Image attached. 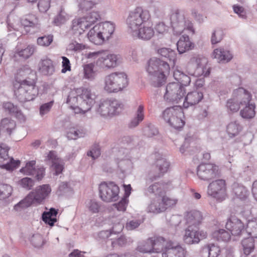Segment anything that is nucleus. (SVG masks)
I'll return each mask as SVG.
<instances>
[{
  "label": "nucleus",
  "instance_id": "1",
  "mask_svg": "<svg viewBox=\"0 0 257 257\" xmlns=\"http://www.w3.org/2000/svg\"><path fill=\"white\" fill-rule=\"evenodd\" d=\"M94 99L95 95L89 88L81 87L70 91L67 103L70 104L75 113L84 114L91 109Z\"/></svg>",
  "mask_w": 257,
  "mask_h": 257
},
{
  "label": "nucleus",
  "instance_id": "2",
  "mask_svg": "<svg viewBox=\"0 0 257 257\" xmlns=\"http://www.w3.org/2000/svg\"><path fill=\"white\" fill-rule=\"evenodd\" d=\"M170 70L169 64L160 59H151L148 64L147 71L149 74L151 84L155 87L164 84Z\"/></svg>",
  "mask_w": 257,
  "mask_h": 257
},
{
  "label": "nucleus",
  "instance_id": "3",
  "mask_svg": "<svg viewBox=\"0 0 257 257\" xmlns=\"http://www.w3.org/2000/svg\"><path fill=\"white\" fill-rule=\"evenodd\" d=\"M34 80H25L22 83L14 82L15 95L21 102L33 100L38 94V89Z\"/></svg>",
  "mask_w": 257,
  "mask_h": 257
},
{
  "label": "nucleus",
  "instance_id": "4",
  "mask_svg": "<svg viewBox=\"0 0 257 257\" xmlns=\"http://www.w3.org/2000/svg\"><path fill=\"white\" fill-rule=\"evenodd\" d=\"M208 59L202 55H193L188 61L186 69L187 73L195 77L207 76L210 74Z\"/></svg>",
  "mask_w": 257,
  "mask_h": 257
},
{
  "label": "nucleus",
  "instance_id": "5",
  "mask_svg": "<svg viewBox=\"0 0 257 257\" xmlns=\"http://www.w3.org/2000/svg\"><path fill=\"white\" fill-rule=\"evenodd\" d=\"M128 84L127 75L123 72H115L105 76L104 89L108 93L123 90Z\"/></svg>",
  "mask_w": 257,
  "mask_h": 257
},
{
  "label": "nucleus",
  "instance_id": "6",
  "mask_svg": "<svg viewBox=\"0 0 257 257\" xmlns=\"http://www.w3.org/2000/svg\"><path fill=\"white\" fill-rule=\"evenodd\" d=\"M151 18L150 12L142 7H137L130 12L126 19V23L128 32L132 35L142 27L148 23Z\"/></svg>",
  "mask_w": 257,
  "mask_h": 257
},
{
  "label": "nucleus",
  "instance_id": "7",
  "mask_svg": "<svg viewBox=\"0 0 257 257\" xmlns=\"http://www.w3.org/2000/svg\"><path fill=\"white\" fill-rule=\"evenodd\" d=\"M170 20L174 34L180 35L186 29L194 34L193 24L189 20L186 19L184 15L179 10L175 11L171 16Z\"/></svg>",
  "mask_w": 257,
  "mask_h": 257
},
{
  "label": "nucleus",
  "instance_id": "8",
  "mask_svg": "<svg viewBox=\"0 0 257 257\" xmlns=\"http://www.w3.org/2000/svg\"><path fill=\"white\" fill-rule=\"evenodd\" d=\"M119 188L114 182H103L99 184V195L106 202H114L119 198Z\"/></svg>",
  "mask_w": 257,
  "mask_h": 257
},
{
  "label": "nucleus",
  "instance_id": "9",
  "mask_svg": "<svg viewBox=\"0 0 257 257\" xmlns=\"http://www.w3.org/2000/svg\"><path fill=\"white\" fill-rule=\"evenodd\" d=\"M185 90L183 86L176 82L167 84L164 95L165 101L172 103H179L184 99Z\"/></svg>",
  "mask_w": 257,
  "mask_h": 257
},
{
  "label": "nucleus",
  "instance_id": "10",
  "mask_svg": "<svg viewBox=\"0 0 257 257\" xmlns=\"http://www.w3.org/2000/svg\"><path fill=\"white\" fill-rule=\"evenodd\" d=\"M163 117L166 122L175 129L182 128L185 124L182 119L183 112L180 108H166L163 113Z\"/></svg>",
  "mask_w": 257,
  "mask_h": 257
},
{
  "label": "nucleus",
  "instance_id": "11",
  "mask_svg": "<svg viewBox=\"0 0 257 257\" xmlns=\"http://www.w3.org/2000/svg\"><path fill=\"white\" fill-rule=\"evenodd\" d=\"M122 106L116 99H106L100 102L97 112L104 117H111L118 113Z\"/></svg>",
  "mask_w": 257,
  "mask_h": 257
},
{
  "label": "nucleus",
  "instance_id": "12",
  "mask_svg": "<svg viewBox=\"0 0 257 257\" xmlns=\"http://www.w3.org/2000/svg\"><path fill=\"white\" fill-rule=\"evenodd\" d=\"M207 194L219 201L224 200L226 197V184L223 179L213 181L208 186Z\"/></svg>",
  "mask_w": 257,
  "mask_h": 257
},
{
  "label": "nucleus",
  "instance_id": "13",
  "mask_svg": "<svg viewBox=\"0 0 257 257\" xmlns=\"http://www.w3.org/2000/svg\"><path fill=\"white\" fill-rule=\"evenodd\" d=\"M218 166L214 164L202 163L197 167V174L199 178L204 181L211 180L219 175Z\"/></svg>",
  "mask_w": 257,
  "mask_h": 257
},
{
  "label": "nucleus",
  "instance_id": "14",
  "mask_svg": "<svg viewBox=\"0 0 257 257\" xmlns=\"http://www.w3.org/2000/svg\"><path fill=\"white\" fill-rule=\"evenodd\" d=\"M120 56L113 54L102 53L95 63L97 67L104 70L116 67L119 63Z\"/></svg>",
  "mask_w": 257,
  "mask_h": 257
},
{
  "label": "nucleus",
  "instance_id": "15",
  "mask_svg": "<svg viewBox=\"0 0 257 257\" xmlns=\"http://www.w3.org/2000/svg\"><path fill=\"white\" fill-rule=\"evenodd\" d=\"M9 147L5 144H0V162H6L5 164L0 166L2 169L12 171L18 167L20 164L19 160H15L10 158L8 155Z\"/></svg>",
  "mask_w": 257,
  "mask_h": 257
},
{
  "label": "nucleus",
  "instance_id": "16",
  "mask_svg": "<svg viewBox=\"0 0 257 257\" xmlns=\"http://www.w3.org/2000/svg\"><path fill=\"white\" fill-rule=\"evenodd\" d=\"M51 192L49 185L44 184L37 187L28 194L33 204H40L49 196Z\"/></svg>",
  "mask_w": 257,
  "mask_h": 257
},
{
  "label": "nucleus",
  "instance_id": "17",
  "mask_svg": "<svg viewBox=\"0 0 257 257\" xmlns=\"http://www.w3.org/2000/svg\"><path fill=\"white\" fill-rule=\"evenodd\" d=\"M197 227L188 226L185 230L183 239L188 244L198 243L201 239L205 238L207 233L204 231H198Z\"/></svg>",
  "mask_w": 257,
  "mask_h": 257
},
{
  "label": "nucleus",
  "instance_id": "18",
  "mask_svg": "<svg viewBox=\"0 0 257 257\" xmlns=\"http://www.w3.org/2000/svg\"><path fill=\"white\" fill-rule=\"evenodd\" d=\"M225 227L234 236H239L245 232L244 223L235 216H231L227 219Z\"/></svg>",
  "mask_w": 257,
  "mask_h": 257
},
{
  "label": "nucleus",
  "instance_id": "19",
  "mask_svg": "<svg viewBox=\"0 0 257 257\" xmlns=\"http://www.w3.org/2000/svg\"><path fill=\"white\" fill-rule=\"evenodd\" d=\"M184 219L188 226L196 227L203 220L202 213L197 210L187 211L184 213Z\"/></svg>",
  "mask_w": 257,
  "mask_h": 257
},
{
  "label": "nucleus",
  "instance_id": "20",
  "mask_svg": "<svg viewBox=\"0 0 257 257\" xmlns=\"http://www.w3.org/2000/svg\"><path fill=\"white\" fill-rule=\"evenodd\" d=\"M186 251L180 245L174 246L170 242L166 246L165 251L162 253V257H185Z\"/></svg>",
  "mask_w": 257,
  "mask_h": 257
},
{
  "label": "nucleus",
  "instance_id": "21",
  "mask_svg": "<svg viewBox=\"0 0 257 257\" xmlns=\"http://www.w3.org/2000/svg\"><path fill=\"white\" fill-rule=\"evenodd\" d=\"M170 163L165 158L161 157L157 159L155 165L156 174L153 176L152 178L150 177L149 179H147V181L149 182L150 181V182H152L157 178L163 176L167 172Z\"/></svg>",
  "mask_w": 257,
  "mask_h": 257
},
{
  "label": "nucleus",
  "instance_id": "22",
  "mask_svg": "<svg viewBox=\"0 0 257 257\" xmlns=\"http://www.w3.org/2000/svg\"><path fill=\"white\" fill-rule=\"evenodd\" d=\"M36 74L35 72L33 71L28 66H24L19 69L15 77V81L22 83L25 80H34L35 81Z\"/></svg>",
  "mask_w": 257,
  "mask_h": 257
},
{
  "label": "nucleus",
  "instance_id": "23",
  "mask_svg": "<svg viewBox=\"0 0 257 257\" xmlns=\"http://www.w3.org/2000/svg\"><path fill=\"white\" fill-rule=\"evenodd\" d=\"M155 31L152 25L148 23L143 25L136 32H134L132 35L144 40H150L154 35Z\"/></svg>",
  "mask_w": 257,
  "mask_h": 257
},
{
  "label": "nucleus",
  "instance_id": "24",
  "mask_svg": "<svg viewBox=\"0 0 257 257\" xmlns=\"http://www.w3.org/2000/svg\"><path fill=\"white\" fill-rule=\"evenodd\" d=\"M232 95L242 106L248 104L251 99V95L250 92L242 87L234 90Z\"/></svg>",
  "mask_w": 257,
  "mask_h": 257
},
{
  "label": "nucleus",
  "instance_id": "25",
  "mask_svg": "<svg viewBox=\"0 0 257 257\" xmlns=\"http://www.w3.org/2000/svg\"><path fill=\"white\" fill-rule=\"evenodd\" d=\"M46 160L52 163V167L55 169L56 175L62 172L63 169V162L58 157L55 151H50L46 158Z\"/></svg>",
  "mask_w": 257,
  "mask_h": 257
},
{
  "label": "nucleus",
  "instance_id": "26",
  "mask_svg": "<svg viewBox=\"0 0 257 257\" xmlns=\"http://www.w3.org/2000/svg\"><path fill=\"white\" fill-rule=\"evenodd\" d=\"M202 92L194 91L189 92L183 100V106L188 107L189 105H194L198 103L203 98Z\"/></svg>",
  "mask_w": 257,
  "mask_h": 257
},
{
  "label": "nucleus",
  "instance_id": "27",
  "mask_svg": "<svg viewBox=\"0 0 257 257\" xmlns=\"http://www.w3.org/2000/svg\"><path fill=\"white\" fill-rule=\"evenodd\" d=\"M105 41L112 37L115 30V25L110 22H105L97 24Z\"/></svg>",
  "mask_w": 257,
  "mask_h": 257
},
{
  "label": "nucleus",
  "instance_id": "28",
  "mask_svg": "<svg viewBox=\"0 0 257 257\" xmlns=\"http://www.w3.org/2000/svg\"><path fill=\"white\" fill-rule=\"evenodd\" d=\"M87 36L89 41L95 45H101L105 42L98 25L89 30Z\"/></svg>",
  "mask_w": 257,
  "mask_h": 257
},
{
  "label": "nucleus",
  "instance_id": "29",
  "mask_svg": "<svg viewBox=\"0 0 257 257\" xmlns=\"http://www.w3.org/2000/svg\"><path fill=\"white\" fill-rule=\"evenodd\" d=\"M212 56L216 59L219 62L225 63L229 62L232 58L230 52L223 48L215 49L212 53Z\"/></svg>",
  "mask_w": 257,
  "mask_h": 257
},
{
  "label": "nucleus",
  "instance_id": "30",
  "mask_svg": "<svg viewBox=\"0 0 257 257\" xmlns=\"http://www.w3.org/2000/svg\"><path fill=\"white\" fill-rule=\"evenodd\" d=\"M38 66L39 70L44 75H52L55 71L52 61L48 58L42 59L39 62Z\"/></svg>",
  "mask_w": 257,
  "mask_h": 257
},
{
  "label": "nucleus",
  "instance_id": "31",
  "mask_svg": "<svg viewBox=\"0 0 257 257\" xmlns=\"http://www.w3.org/2000/svg\"><path fill=\"white\" fill-rule=\"evenodd\" d=\"M177 50L180 54H183L186 51L192 49L194 44L187 35L182 36L177 43Z\"/></svg>",
  "mask_w": 257,
  "mask_h": 257
},
{
  "label": "nucleus",
  "instance_id": "32",
  "mask_svg": "<svg viewBox=\"0 0 257 257\" xmlns=\"http://www.w3.org/2000/svg\"><path fill=\"white\" fill-rule=\"evenodd\" d=\"M165 185L163 182L155 183L148 187L146 193L154 194L156 197H161L166 193Z\"/></svg>",
  "mask_w": 257,
  "mask_h": 257
},
{
  "label": "nucleus",
  "instance_id": "33",
  "mask_svg": "<svg viewBox=\"0 0 257 257\" xmlns=\"http://www.w3.org/2000/svg\"><path fill=\"white\" fill-rule=\"evenodd\" d=\"M163 202L161 201V197H156L151 201L148 207V211L154 213H159L165 211Z\"/></svg>",
  "mask_w": 257,
  "mask_h": 257
},
{
  "label": "nucleus",
  "instance_id": "34",
  "mask_svg": "<svg viewBox=\"0 0 257 257\" xmlns=\"http://www.w3.org/2000/svg\"><path fill=\"white\" fill-rule=\"evenodd\" d=\"M242 129L241 125L237 120L231 121L226 126V132L230 138L237 136Z\"/></svg>",
  "mask_w": 257,
  "mask_h": 257
},
{
  "label": "nucleus",
  "instance_id": "35",
  "mask_svg": "<svg viewBox=\"0 0 257 257\" xmlns=\"http://www.w3.org/2000/svg\"><path fill=\"white\" fill-rule=\"evenodd\" d=\"M4 107L6 110L9 111L10 113L14 114L21 121H25L26 118L24 115L18 107L14 105L12 103L10 102H5L4 104Z\"/></svg>",
  "mask_w": 257,
  "mask_h": 257
},
{
  "label": "nucleus",
  "instance_id": "36",
  "mask_svg": "<svg viewBox=\"0 0 257 257\" xmlns=\"http://www.w3.org/2000/svg\"><path fill=\"white\" fill-rule=\"evenodd\" d=\"M34 51V47L29 45L25 49L17 50L14 54V57L16 60L18 59V58H20L21 59L26 60L31 56L33 54Z\"/></svg>",
  "mask_w": 257,
  "mask_h": 257
},
{
  "label": "nucleus",
  "instance_id": "37",
  "mask_svg": "<svg viewBox=\"0 0 257 257\" xmlns=\"http://www.w3.org/2000/svg\"><path fill=\"white\" fill-rule=\"evenodd\" d=\"M173 76L175 79L178 82V83L182 86H188L190 83V76L179 70L176 69L174 71Z\"/></svg>",
  "mask_w": 257,
  "mask_h": 257
},
{
  "label": "nucleus",
  "instance_id": "38",
  "mask_svg": "<svg viewBox=\"0 0 257 257\" xmlns=\"http://www.w3.org/2000/svg\"><path fill=\"white\" fill-rule=\"evenodd\" d=\"M151 238L153 240V246L155 248V252H158L161 250H163L164 252L166 246L170 242H167L165 239L161 236H154Z\"/></svg>",
  "mask_w": 257,
  "mask_h": 257
},
{
  "label": "nucleus",
  "instance_id": "39",
  "mask_svg": "<svg viewBox=\"0 0 257 257\" xmlns=\"http://www.w3.org/2000/svg\"><path fill=\"white\" fill-rule=\"evenodd\" d=\"M86 28H88L101 19L98 12L92 11L82 18Z\"/></svg>",
  "mask_w": 257,
  "mask_h": 257
},
{
  "label": "nucleus",
  "instance_id": "40",
  "mask_svg": "<svg viewBox=\"0 0 257 257\" xmlns=\"http://www.w3.org/2000/svg\"><path fill=\"white\" fill-rule=\"evenodd\" d=\"M158 53L162 57L167 59L174 64L177 57V54L174 50L170 48H162L158 50Z\"/></svg>",
  "mask_w": 257,
  "mask_h": 257
},
{
  "label": "nucleus",
  "instance_id": "41",
  "mask_svg": "<svg viewBox=\"0 0 257 257\" xmlns=\"http://www.w3.org/2000/svg\"><path fill=\"white\" fill-rule=\"evenodd\" d=\"M243 254L241 257H246L254 249V240L252 237L244 238L241 242Z\"/></svg>",
  "mask_w": 257,
  "mask_h": 257
},
{
  "label": "nucleus",
  "instance_id": "42",
  "mask_svg": "<svg viewBox=\"0 0 257 257\" xmlns=\"http://www.w3.org/2000/svg\"><path fill=\"white\" fill-rule=\"evenodd\" d=\"M71 28L74 33L79 35L83 33L85 30L87 29L82 18L73 20Z\"/></svg>",
  "mask_w": 257,
  "mask_h": 257
},
{
  "label": "nucleus",
  "instance_id": "43",
  "mask_svg": "<svg viewBox=\"0 0 257 257\" xmlns=\"http://www.w3.org/2000/svg\"><path fill=\"white\" fill-rule=\"evenodd\" d=\"M152 240V239L150 237L143 241L138 246L137 250L143 253L155 252V248L153 247Z\"/></svg>",
  "mask_w": 257,
  "mask_h": 257
},
{
  "label": "nucleus",
  "instance_id": "44",
  "mask_svg": "<svg viewBox=\"0 0 257 257\" xmlns=\"http://www.w3.org/2000/svg\"><path fill=\"white\" fill-rule=\"evenodd\" d=\"M57 211L54 208H51L48 212H44L42 214V219L47 224L53 226L57 219L56 218Z\"/></svg>",
  "mask_w": 257,
  "mask_h": 257
},
{
  "label": "nucleus",
  "instance_id": "45",
  "mask_svg": "<svg viewBox=\"0 0 257 257\" xmlns=\"http://www.w3.org/2000/svg\"><path fill=\"white\" fill-rule=\"evenodd\" d=\"M243 109L240 111V115L243 118L250 119L255 115V105L253 103H248L244 105Z\"/></svg>",
  "mask_w": 257,
  "mask_h": 257
},
{
  "label": "nucleus",
  "instance_id": "46",
  "mask_svg": "<svg viewBox=\"0 0 257 257\" xmlns=\"http://www.w3.org/2000/svg\"><path fill=\"white\" fill-rule=\"evenodd\" d=\"M94 64L92 63L83 65V77L84 79L89 80H93L95 79L96 73L94 70Z\"/></svg>",
  "mask_w": 257,
  "mask_h": 257
},
{
  "label": "nucleus",
  "instance_id": "47",
  "mask_svg": "<svg viewBox=\"0 0 257 257\" xmlns=\"http://www.w3.org/2000/svg\"><path fill=\"white\" fill-rule=\"evenodd\" d=\"M15 126L16 123L14 120L8 118H5L1 121L0 130L10 135L12 130L15 127Z\"/></svg>",
  "mask_w": 257,
  "mask_h": 257
},
{
  "label": "nucleus",
  "instance_id": "48",
  "mask_svg": "<svg viewBox=\"0 0 257 257\" xmlns=\"http://www.w3.org/2000/svg\"><path fill=\"white\" fill-rule=\"evenodd\" d=\"M86 133L83 129L70 128L67 132L66 137L69 140H76L84 137Z\"/></svg>",
  "mask_w": 257,
  "mask_h": 257
},
{
  "label": "nucleus",
  "instance_id": "49",
  "mask_svg": "<svg viewBox=\"0 0 257 257\" xmlns=\"http://www.w3.org/2000/svg\"><path fill=\"white\" fill-rule=\"evenodd\" d=\"M203 251L208 252V257H217L220 252L219 247L214 243H208L203 247Z\"/></svg>",
  "mask_w": 257,
  "mask_h": 257
},
{
  "label": "nucleus",
  "instance_id": "50",
  "mask_svg": "<svg viewBox=\"0 0 257 257\" xmlns=\"http://www.w3.org/2000/svg\"><path fill=\"white\" fill-rule=\"evenodd\" d=\"M118 159L120 160L119 166L122 167L123 164V161H126L128 165L131 164V160L132 158L130 155V152L128 149H122L118 151Z\"/></svg>",
  "mask_w": 257,
  "mask_h": 257
},
{
  "label": "nucleus",
  "instance_id": "51",
  "mask_svg": "<svg viewBox=\"0 0 257 257\" xmlns=\"http://www.w3.org/2000/svg\"><path fill=\"white\" fill-rule=\"evenodd\" d=\"M70 19L69 16L63 10L56 16L53 20V24L57 26H61L66 23Z\"/></svg>",
  "mask_w": 257,
  "mask_h": 257
},
{
  "label": "nucleus",
  "instance_id": "52",
  "mask_svg": "<svg viewBox=\"0 0 257 257\" xmlns=\"http://www.w3.org/2000/svg\"><path fill=\"white\" fill-rule=\"evenodd\" d=\"M144 107L140 105L137 111V116L134 118L129 124V127L131 128L137 126L144 119Z\"/></svg>",
  "mask_w": 257,
  "mask_h": 257
},
{
  "label": "nucleus",
  "instance_id": "53",
  "mask_svg": "<svg viewBox=\"0 0 257 257\" xmlns=\"http://www.w3.org/2000/svg\"><path fill=\"white\" fill-rule=\"evenodd\" d=\"M213 237L216 238L218 240H222L227 241L230 238V234L224 229H219L213 232L212 234Z\"/></svg>",
  "mask_w": 257,
  "mask_h": 257
},
{
  "label": "nucleus",
  "instance_id": "54",
  "mask_svg": "<svg viewBox=\"0 0 257 257\" xmlns=\"http://www.w3.org/2000/svg\"><path fill=\"white\" fill-rule=\"evenodd\" d=\"M241 106L242 105L239 104V102L236 100L233 95L226 102L227 109L232 112H237Z\"/></svg>",
  "mask_w": 257,
  "mask_h": 257
},
{
  "label": "nucleus",
  "instance_id": "55",
  "mask_svg": "<svg viewBox=\"0 0 257 257\" xmlns=\"http://www.w3.org/2000/svg\"><path fill=\"white\" fill-rule=\"evenodd\" d=\"M31 199L28 195L22 200L14 206V210L16 211H20L22 209L28 207L33 205Z\"/></svg>",
  "mask_w": 257,
  "mask_h": 257
},
{
  "label": "nucleus",
  "instance_id": "56",
  "mask_svg": "<svg viewBox=\"0 0 257 257\" xmlns=\"http://www.w3.org/2000/svg\"><path fill=\"white\" fill-rule=\"evenodd\" d=\"M161 201L163 202L165 211L168 208L173 207L178 202V199L175 198L170 197L164 195L161 196Z\"/></svg>",
  "mask_w": 257,
  "mask_h": 257
},
{
  "label": "nucleus",
  "instance_id": "57",
  "mask_svg": "<svg viewBox=\"0 0 257 257\" xmlns=\"http://www.w3.org/2000/svg\"><path fill=\"white\" fill-rule=\"evenodd\" d=\"M233 192L236 197L241 200L245 199L248 196L246 189L242 186H235L233 188Z\"/></svg>",
  "mask_w": 257,
  "mask_h": 257
},
{
  "label": "nucleus",
  "instance_id": "58",
  "mask_svg": "<svg viewBox=\"0 0 257 257\" xmlns=\"http://www.w3.org/2000/svg\"><path fill=\"white\" fill-rule=\"evenodd\" d=\"M35 164L36 162L35 161H30L28 162L25 167L22 168L20 171L26 175H34L35 172Z\"/></svg>",
  "mask_w": 257,
  "mask_h": 257
},
{
  "label": "nucleus",
  "instance_id": "59",
  "mask_svg": "<svg viewBox=\"0 0 257 257\" xmlns=\"http://www.w3.org/2000/svg\"><path fill=\"white\" fill-rule=\"evenodd\" d=\"M12 187L6 184L0 183V197L3 199L9 197L12 194Z\"/></svg>",
  "mask_w": 257,
  "mask_h": 257
},
{
  "label": "nucleus",
  "instance_id": "60",
  "mask_svg": "<svg viewBox=\"0 0 257 257\" xmlns=\"http://www.w3.org/2000/svg\"><path fill=\"white\" fill-rule=\"evenodd\" d=\"M22 24L24 27H35L38 25V20L34 15L28 16L22 20Z\"/></svg>",
  "mask_w": 257,
  "mask_h": 257
},
{
  "label": "nucleus",
  "instance_id": "61",
  "mask_svg": "<svg viewBox=\"0 0 257 257\" xmlns=\"http://www.w3.org/2000/svg\"><path fill=\"white\" fill-rule=\"evenodd\" d=\"M223 37V32L222 30L218 29L215 30L211 35V42L212 44L219 43Z\"/></svg>",
  "mask_w": 257,
  "mask_h": 257
},
{
  "label": "nucleus",
  "instance_id": "62",
  "mask_svg": "<svg viewBox=\"0 0 257 257\" xmlns=\"http://www.w3.org/2000/svg\"><path fill=\"white\" fill-rule=\"evenodd\" d=\"M79 8L83 11H88L95 6V3L91 1L88 0H77Z\"/></svg>",
  "mask_w": 257,
  "mask_h": 257
},
{
  "label": "nucleus",
  "instance_id": "63",
  "mask_svg": "<svg viewBox=\"0 0 257 257\" xmlns=\"http://www.w3.org/2000/svg\"><path fill=\"white\" fill-rule=\"evenodd\" d=\"M31 242L34 246L37 248L42 247L45 243L42 236L40 234H34L31 238Z\"/></svg>",
  "mask_w": 257,
  "mask_h": 257
},
{
  "label": "nucleus",
  "instance_id": "64",
  "mask_svg": "<svg viewBox=\"0 0 257 257\" xmlns=\"http://www.w3.org/2000/svg\"><path fill=\"white\" fill-rule=\"evenodd\" d=\"M86 207L89 211L92 213H96L99 212L100 206L96 201L90 200L86 204Z\"/></svg>",
  "mask_w": 257,
  "mask_h": 257
}]
</instances>
